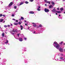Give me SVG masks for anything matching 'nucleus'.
<instances>
[{"label": "nucleus", "mask_w": 65, "mask_h": 65, "mask_svg": "<svg viewBox=\"0 0 65 65\" xmlns=\"http://www.w3.org/2000/svg\"><path fill=\"white\" fill-rule=\"evenodd\" d=\"M24 39L25 40H26L27 39V38H24Z\"/></svg>", "instance_id": "obj_33"}, {"label": "nucleus", "mask_w": 65, "mask_h": 65, "mask_svg": "<svg viewBox=\"0 0 65 65\" xmlns=\"http://www.w3.org/2000/svg\"><path fill=\"white\" fill-rule=\"evenodd\" d=\"M11 26H12L13 25H12V24H11Z\"/></svg>", "instance_id": "obj_46"}, {"label": "nucleus", "mask_w": 65, "mask_h": 65, "mask_svg": "<svg viewBox=\"0 0 65 65\" xmlns=\"http://www.w3.org/2000/svg\"><path fill=\"white\" fill-rule=\"evenodd\" d=\"M20 41H23V39L21 38H20L19 39Z\"/></svg>", "instance_id": "obj_8"}, {"label": "nucleus", "mask_w": 65, "mask_h": 65, "mask_svg": "<svg viewBox=\"0 0 65 65\" xmlns=\"http://www.w3.org/2000/svg\"><path fill=\"white\" fill-rule=\"evenodd\" d=\"M24 51H26V50H24Z\"/></svg>", "instance_id": "obj_56"}, {"label": "nucleus", "mask_w": 65, "mask_h": 65, "mask_svg": "<svg viewBox=\"0 0 65 65\" xmlns=\"http://www.w3.org/2000/svg\"><path fill=\"white\" fill-rule=\"evenodd\" d=\"M4 27H5V28H6L7 27V26L6 25H5L4 26Z\"/></svg>", "instance_id": "obj_19"}, {"label": "nucleus", "mask_w": 65, "mask_h": 65, "mask_svg": "<svg viewBox=\"0 0 65 65\" xmlns=\"http://www.w3.org/2000/svg\"><path fill=\"white\" fill-rule=\"evenodd\" d=\"M18 24H19V25H21V22H19Z\"/></svg>", "instance_id": "obj_30"}, {"label": "nucleus", "mask_w": 65, "mask_h": 65, "mask_svg": "<svg viewBox=\"0 0 65 65\" xmlns=\"http://www.w3.org/2000/svg\"><path fill=\"white\" fill-rule=\"evenodd\" d=\"M56 12H57V13H61V12L60 11H56Z\"/></svg>", "instance_id": "obj_14"}, {"label": "nucleus", "mask_w": 65, "mask_h": 65, "mask_svg": "<svg viewBox=\"0 0 65 65\" xmlns=\"http://www.w3.org/2000/svg\"><path fill=\"white\" fill-rule=\"evenodd\" d=\"M60 10L61 11L63 10V8H61L60 9Z\"/></svg>", "instance_id": "obj_18"}, {"label": "nucleus", "mask_w": 65, "mask_h": 65, "mask_svg": "<svg viewBox=\"0 0 65 65\" xmlns=\"http://www.w3.org/2000/svg\"><path fill=\"white\" fill-rule=\"evenodd\" d=\"M24 3V2H22L21 3H20V5H21L22 4H23Z\"/></svg>", "instance_id": "obj_9"}, {"label": "nucleus", "mask_w": 65, "mask_h": 65, "mask_svg": "<svg viewBox=\"0 0 65 65\" xmlns=\"http://www.w3.org/2000/svg\"><path fill=\"white\" fill-rule=\"evenodd\" d=\"M64 52H65V49H64Z\"/></svg>", "instance_id": "obj_50"}, {"label": "nucleus", "mask_w": 65, "mask_h": 65, "mask_svg": "<svg viewBox=\"0 0 65 65\" xmlns=\"http://www.w3.org/2000/svg\"><path fill=\"white\" fill-rule=\"evenodd\" d=\"M11 16L12 17H14V15L13 14H12L11 15Z\"/></svg>", "instance_id": "obj_36"}, {"label": "nucleus", "mask_w": 65, "mask_h": 65, "mask_svg": "<svg viewBox=\"0 0 65 65\" xmlns=\"http://www.w3.org/2000/svg\"><path fill=\"white\" fill-rule=\"evenodd\" d=\"M12 20L15 21V19H13Z\"/></svg>", "instance_id": "obj_39"}, {"label": "nucleus", "mask_w": 65, "mask_h": 65, "mask_svg": "<svg viewBox=\"0 0 65 65\" xmlns=\"http://www.w3.org/2000/svg\"><path fill=\"white\" fill-rule=\"evenodd\" d=\"M39 27H42V25H41V24H40L39 25Z\"/></svg>", "instance_id": "obj_21"}, {"label": "nucleus", "mask_w": 65, "mask_h": 65, "mask_svg": "<svg viewBox=\"0 0 65 65\" xmlns=\"http://www.w3.org/2000/svg\"><path fill=\"white\" fill-rule=\"evenodd\" d=\"M7 27H10V25H8L7 26Z\"/></svg>", "instance_id": "obj_40"}, {"label": "nucleus", "mask_w": 65, "mask_h": 65, "mask_svg": "<svg viewBox=\"0 0 65 65\" xmlns=\"http://www.w3.org/2000/svg\"><path fill=\"white\" fill-rule=\"evenodd\" d=\"M61 19H62V17H61Z\"/></svg>", "instance_id": "obj_62"}, {"label": "nucleus", "mask_w": 65, "mask_h": 65, "mask_svg": "<svg viewBox=\"0 0 65 65\" xmlns=\"http://www.w3.org/2000/svg\"><path fill=\"white\" fill-rule=\"evenodd\" d=\"M37 10L38 11H40V8H37Z\"/></svg>", "instance_id": "obj_20"}, {"label": "nucleus", "mask_w": 65, "mask_h": 65, "mask_svg": "<svg viewBox=\"0 0 65 65\" xmlns=\"http://www.w3.org/2000/svg\"><path fill=\"white\" fill-rule=\"evenodd\" d=\"M61 56H63V54H61Z\"/></svg>", "instance_id": "obj_51"}, {"label": "nucleus", "mask_w": 65, "mask_h": 65, "mask_svg": "<svg viewBox=\"0 0 65 65\" xmlns=\"http://www.w3.org/2000/svg\"><path fill=\"white\" fill-rule=\"evenodd\" d=\"M53 5L51 4H50L49 6V8H53Z\"/></svg>", "instance_id": "obj_4"}, {"label": "nucleus", "mask_w": 65, "mask_h": 65, "mask_svg": "<svg viewBox=\"0 0 65 65\" xmlns=\"http://www.w3.org/2000/svg\"><path fill=\"white\" fill-rule=\"evenodd\" d=\"M3 15L2 14H0V17H2V16Z\"/></svg>", "instance_id": "obj_37"}, {"label": "nucleus", "mask_w": 65, "mask_h": 65, "mask_svg": "<svg viewBox=\"0 0 65 65\" xmlns=\"http://www.w3.org/2000/svg\"><path fill=\"white\" fill-rule=\"evenodd\" d=\"M45 5L46 6H47V5L46 4H45Z\"/></svg>", "instance_id": "obj_47"}, {"label": "nucleus", "mask_w": 65, "mask_h": 65, "mask_svg": "<svg viewBox=\"0 0 65 65\" xmlns=\"http://www.w3.org/2000/svg\"><path fill=\"white\" fill-rule=\"evenodd\" d=\"M16 22H18V20H16Z\"/></svg>", "instance_id": "obj_42"}, {"label": "nucleus", "mask_w": 65, "mask_h": 65, "mask_svg": "<svg viewBox=\"0 0 65 65\" xmlns=\"http://www.w3.org/2000/svg\"><path fill=\"white\" fill-rule=\"evenodd\" d=\"M29 1L30 2H33V0H30Z\"/></svg>", "instance_id": "obj_34"}, {"label": "nucleus", "mask_w": 65, "mask_h": 65, "mask_svg": "<svg viewBox=\"0 0 65 65\" xmlns=\"http://www.w3.org/2000/svg\"><path fill=\"white\" fill-rule=\"evenodd\" d=\"M25 26H27V24H25Z\"/></svg>", "instance_id": "obj_43"}, {"label": "nucleus", "mask_w": 65, "mask_h": 65, "mask_svg": "<svg viewBox=\"0 0 65 65\" xmlns=\"http://www.w3.org/2000/svg\"><path fill=\"white\" fill-rule=\"evenodd\" d=\"M44 1H45V3H47V2H48L46 1V0H44Z\"/></svg>", "instance_id": "obj_23"}, {"label": "nucleus", "mask_w": 65, "mask_h": 65, "mask_svg": "<svg viewBox=\"0 0 65 65\" xmlns=\"http://www.w3.org/2000/svg\"><path fill=\"white\" fill-rule=\"evenodd\" d=\"M2 36L3 37H4V32H3L2 34Z\"/></svg>", "instance_id": "obj_15"}, {"label": "nucleus", "mask_w": 65, "mask_h": 65, "mask_svg": "<svg viewBox=\"0 0 65 65\" xmlns=\"http://www.w3.org/2000/svg\"><path fill=\"white\" fill-rule=\"evenodd\" d=\"M63 1H65V0H63Z\"/></svg>", "instance_id": "obj_58"}, {"label": "nucleus", "mask_w": 65, "mask_h": 65, "mask_svg": "<svg viewBox=\"0 0 65 65\" xmlns=\"http://www.w3.org/2000/svg\"><path fill=\"white\" fill-rule=\"evenodd\" d=\"M35 33H36V32H35V31H34V32H33V33L34 34H36Z\"/></svg>", "instance_id": "obj_38"}, {"label": "nucleus", "mask_w": 65, "mask_h": 65, "mask_svg": "<svg viewBox=\"0 0 65 65\" xmlns=\"http://www.w3.org/2000/svg\"><path fill=\"white\" fill-rule=\"evenodd\" d=\"M52 12H55V13H56L57 12V11H56L55 9H54L52 10Z\"/></svg>", "instance_id": "obj_6"}, {"label": "nucleus", "mask_w": 65, "mask_h": 65, "mask_svg": "<svg viewBox=\"0 0 65 65\" xmlns=\"http://www.w3.org/2000/svg\"><path fill=\"white\" fill-rule=\"evenodd\" d=\"M19 35H20V34H17V36H19Z\"/></svg>", "instance_id": "obj_41"}, {"label": "nucleus", "mask_w": 65, "mask_h": 65, "mask_svg": "<svg viewBox=\"0 0 65 65\" xmlns=\"http://www.w3.org/2000/svg\"><path fill=\"white\" fill-rule=\"evenodd\" d=\"M16 11V12H17V11Z\"/></svg>", "instance_id": "obj_61"}, {"label": "nucleus", "mask_w": 65, "mask_h": 65, "mask_svg": "<svg viewBox=\"0 0 65 65\" xmlns=\"http://www.w3.org/2000/svg\"><path fill=\"white\" fill-rule=\"evenodd\" d=\"M56 15H58V14L57 13H56Z\"/></svg>", "instance_id": "obj_52"}, {"label": "nucleus", "mask_w": 65, "mask_h": 65, "mask_svg": "<svg viewBox=\"0 0 65 65\" xmlns=\"http://www.w3.org/2000/svg\"><path fill=\"white\" fill-rule=\"evenodd\" d=\"M0 29H2V28L1 27V26H0Z\"/></svg>", "instance_id": "obj_49"}, {"label": "nucleus", "mask_w": 65, "mask_h": 65, "mask_svg": "<svg viewBox=\"0 0 65 65\" xmlns=\"http://www.w3.org/2000/svg\"><path fill=\"white\" fill-rule=\"evenodd\" d=\"M56 61H59V59L58 58H57V59H55Z\"/></svg>", "instance_id": "obj_26"}, {"label": "nucleus", "mask_w": 65, "mask_h": 65, "mask_svg": "<svg viewBox=\"0 0 65 65\" xmlns=\"http://www.w3.org/2000/svg\"><path fill=\"white\" fill-rule=\"evenodd\" d=\"M1 31H2V32L3 31V30L2 29H2H0Z\"/></svg>", "instance_id": "obj_31"}, {"label": "nucleus", "mask_w": 65, "mask_h": 65, "mask_svg": "<svg viewBox=\"0 0 65 65\" xmlns=\"http://www.w3.org/2000/svg\"><path fill=\"white\" fill-rule=\"evenodd\" d=\"M53 45H54V47H56V48H57V49H59V51L60 52H63V50L62 48L61 47L59 48V44H58V43H57V42H54Z\"/></svg>", "instance_id": "obj_1"}, {"label": "nucleus", "mask_w": 65, "mask_h": 65, "mask_svg": "<svg viewBox=\"0 0 65 65\" xmlns=\"http://www.w3.org/2000/svg\"><path fill=\"white\" fill-rule=\"evenodd\" d=\"M60 16H61V15H60V14H59V17H58V18H59Z\"/></svg>", "instance_id": "obj_44"}, {"label": "nucleus", "mask_w": 65, "mask_h": 65, "mask_svg": "<svg viewBox=\"0 0 65 65\" xmlns=\"http://www.w3.org/2000/svg\"><path fill=\"white\" fill-rule=\"evenodd\" d=\"M32 24H34V25H33V26L34 27H36V23H32Z\"/></svg>", "instance_id": "obj_7"}, {"label": "nucleus", "mask_w": 65, "mask_h": 65, "mask_svg": "<svg viewBox=\"0 0 65 65\" xmlns=\"http://www.w3.org/2000/svg\"><path fill=\"white\" fill-rule=\"evenodd\" d=\"M5 33H6V34H7V32H5Z\"/></svg>", "instance_id": "obj_57"}, {"label": "nucleus", "mask_w": 65, "mask_h": 65, "mask_svg": "<svg viewBox=\"0 0 65 65\" xmlns=\"http://www.w3.org/2000/svg\"><path fill=\"white\" fill-rule=\"evenodd\" d=\"M3 21V19H0V22H2Z\"/></svg>", "instance_id": "obj_16"}, {"label": "nucleus", "mask_w": 65, "mask_h": 65, "mask_svg": "<svg viewBox=\"0 0 65 65\" xmlns=\"http://www.w3.org/2000/svg\"><path fill=\"white\" fill-rule=\"evenodd\" d=\"M25 22H26V21L25 20L24 21Z\"/></svg>", "instance_id": "obj_53"}, {"label": "nucleus", "mask_w": 65, "mask_h": 65, "mask_svg": "<svg viewBox=\"0 0 65 65\" xmlns=\"http://www.w3.org/2000/svg\"><path fill=\"white\" fill-rule=\"evenodd\" d=\"M13 32H18L17 31V30H14V29H13Z\"/></svg>", "instance_id": "obj_11"}, {"label": "nucleus", "mask_w": 65, "mask_h": 65, "mask_svg": "<svg viewBox=\"0 0 65 65\" xmlns=\"http://www.w3.org/2000/svg\"><path fill=\"white\" fill-rule=\"evenodd\" d=\"M20 28H21L20 30H23V26H22V25H20Z\"/></svg>", "instance_id": "obj_12"}, {"label": "nucleus", "mask_w": 65, "mask_h": 65, "mask_svg": "<svg viewBox=\"0 0 65 65\" xmlns=\"http://www.w3.org/2000/svg\"><path fill=\"white\" fill-rule=\"evenodd\" d=\"M3 23H5V21H4V22H3Z\"/></svg>", "instance_id": "obj_54"}, {"label": "nucleus", "mask_w": 65, "mask_h": 65, "mask_svg": "<svg viewBox=\"0 0 65 65\" xmlns=\"http://www.w3.org/2000/svg\"><path fill=\"white\" fill-rule=\"evenodd\" d=\"M57 10H59V8H57Z\"/></svg>", "instance_id": "obj_48"}, {"label": "nucleus", "mask_w": 65, "mask_h": 65, "mask_svg": "<svg viewBox=\"0 0 65 65\" xmlns=\"http://www.w3.org/2000/svg\"><path fill=\"white\" fill-rule=\"evenodd\" d=\"M8 43V40H7V42H5V43L6 44V43Z\"/></svg>", "instance_id": "obj_22"}, {"label": "nucleus", "mask_w": 65, "mask_h": 65, "mask_svg": "<svg viewBox=\"0 0 65 65\" xmlns=\"http://www.w3.org/2000/svg\"><path fill=\"white\" fill-rule=\"evenodd\" d=\"M14 8H15V9H16L17 8V6H14Z\"/></svg>", "instance_id": "obj_29"}, {"label": "nucleus", "mask_w": 65, "mask_h": 65, "mask_svg": "<svg viewBox=\"0 0 65 65\" xmlns=\"http://www.w3.org/2000/svg\"><path fill=\"white\" fill-rule=\"evenodd\" d=\"M3 17H5V15H2Z\"/></svg>", "instance_id": "obj_45"}, {"label": "nucleus", "mask_w": 65, "mask_h": 65, "mask_svg": "<svg viewBox=\"0 0 65 65\" xmlns=\"http://www.w3.org/2000/svg\"><path fill=\"white\" fill-rule=\"evenodd\" d=\"M51 4H52L53 5V6L55 5V3L53 2H51Z\"/></svg>", "instance_id": "obj_13"}, {"label": "nucleus", "mask_w": 65, "mask_h": 65, "mask_svg": "<svg viewBox=\"0 0 65 65\" xmlns=\"http://www.w3.org/2000/svg\"><path fill=\"white\" fill-rule=\"evenodd\" d=\"M14 25H18V23H14Z\"/></svg>", "instance_id": "obj_17"}, {"label": "nucleus", "mask_w": 65, "mask_h": 65, "mask_svg": "<svg viewBox=\"0 0 65 65\" xmlns=\"http://www.w3.org/2000/svg\"><path fill=\"white\" fill-rule=\"evenodd\" d=\"M63 44H64V45H65V43H64Z\"/></svg>", "instance_id": "obj_60"}, {"label": "nucleus", "mask_w": 65, "mask_h": 65, "mask_svg": "<svg viewBox=\"0 0 65 65\" xmlns=\"http://www.w3.org/2000/svg\"><path fill=\"white\" fill-rule=\"evenodd\" d=\"M20 3H18L17 5L19 6V5H20Z\"/></svg>", "instance_id": "obj_35"}, {"label": "nucleus", "mask_w": 65, "mask_h": 65, "mask_svg": "<svg viewBox=\"0 0 65 65\" xmlns=\"http://www.w3.org/2000/svg\"><path fill=\"white\" fill-rule=\"evenodd\" d=\"M28 29H29V27H28Z\"/></svg>", "instance_id": "obj_63"}, {"label": "nucleus", "mask_w": 65, "mask_h": 65, "mask_svg": "<svg viewBox=\"0 0 65 65\" xmlns=\"http://www.w3.org/2000/svg\"><path fill=\"white\" fill-rule=\"evenodd\" d=\"M29 13H31L32 14H34V12L32 11H30V12H29Z\"/></svg>", "instance_id": "obj_10"}, {"label": "nucleus", "mask_w": 65, "mask_h": 65, "mask_svg": "<svg viewBox=\"0 0 65 65\" xmlns=\"http://www.w3.org/2000/svg\"><path fill=\"white\" fill-rule=\"evenodd\" d=\"M37 8H40V6H38Z\"/></svg>", "instance_id": "obj_28"}, {"label": "nucleus", "mask_w": 65, "mask_h": 65, "mask_svg": "<svg viewBox=\"0 0 65 65\" xmlns=\"http://www.w3.org/2000/svg\"><path fill=\"white\" fill-rule=\"evenodd\" d=\"M13 4V3L12 2H11V3H10V4L8 6L9 7H10V6H11Z\"/></svg>", "instance_id": "obj_5"}, {"label": "nucleus", "mask_w": 65, "mask_h": 65, "mask_svg": "<svg viewBox=\"0 0 65 65\" xmlns=\"http://www.w3.org/2000/svg\"><path fill=\"white\" fill-rule=\"evenodd\" d=\"M62 43H63V42H61L59 43V44H62Z\"/></svg>", "instance_id": "obj_25"}, {"label": "nucleus", "mask_w": 65, "mask_h": 65, "mask_svg": "<svg viewBox=\"0 0 65 65\" xmlns=\"http://www.w3.org/2000/svg\"><path fill=\"white\" fill-rule=\"evenodd\" d=\"M64 13L65 14V11L64 12Z\"/></svg>", "instance_id": "obj_59"}, {"label": "nucleus", "mask_w": 65, "mask_h": 65, "mask_svg": "<svg viewBox=\"0 0 65 65\" xmlns=\"http://www.w3.org/2000/svg\"><path fill=\"white\" fill-rule=\"evenodd\" d=\"M20 21H21V19H19Z\"/></svg>", "instance_id": "obj_55"}, {"label": "nucleus", "mask_w": 65, "mask_h": 65, "mask_svg": "<svg viewBox=\"0 0 65 65\" xmlns=\"http://www.w3.org/2000/svg\"><path fill=\"white\" fill-rule=\"evenodd\" d=\"M64 57H65V55L64 56Z\"/></svg>", "instance_id": "obj_64"}, {"label": "nucleus", "mask_w": 65, "mask_h": 65, "mask_svg": "<svg viewBox=\"0 0 65 65\" xmlns=\"http://www.w3.org/2000/svg\"><path fill=\"white\" fill-rule=\"evenodd\" d=\"M44 11L45 12H49V10L48 9H44Z\"/></svg>", "instance_id": "obj_2"}, {"label": "nucleus", "mask_w": 65, "mask_h": 65, "mask_svg": "<svg viewBox=\"0 0 65 65\" xmlns=\"http://www.w3.org/2000/svg\"><path fill=\"white\" fill-rule=\"evenodd\" d=\"M21 18L22 20H24V18H23V17H21Z\"/></svg>", "instance_id": "obj_32"}, {"label": "nucleus", "mask_w": 65, "mask_h": 65, "mask_svg": "<svg viewBox=\"0 0 65 65\" xmlns=\"http://www.w3.org/2000/svg\"><path fill=\"white\" fill-rule=\"evenodd\" d=\"M47 3H48L49 4H50L51 3L50 2H47Z\"/></svg>", "instance_id": "obj_24"}, {"label": "nucleus", "mask_w": 65, "mask_h": 65, "mask_svg": "<svg viewBox=\"0 0 65 65\" xmlns=\"http://www.w3.org/2000/svg\"><path fill=\"white\" fill-rule=\"evenodd\" d=\"M25 3H26V4H28V3H29V2H25Z\"/></svg>", "instance_id": "obj_27"}, {"label": "nucleus", "mask_w": 65, "mask_h": 65, "mask_svg": "<svg viewBox=\"0 0 65 65\" xmlns=\"http://www.w3.org/2000/svg\"><path fill=\"white\" fill-rule=\"evenodd\" d=\"M60 60H62V61H63L64 60H65V59L63 58V57H60Z\"/></svg>", "instance_id": "obj_3"}]
</instances>
